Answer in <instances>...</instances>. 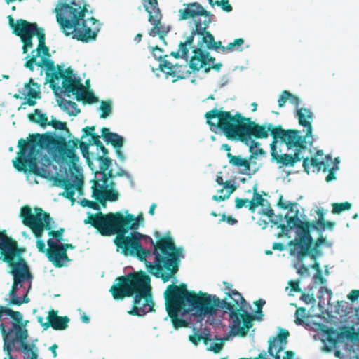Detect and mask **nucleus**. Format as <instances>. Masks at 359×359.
<instances>
[{
  "instance_id": "nucleus-1",
  "label": "nucleus",
  "mask_w": 359,
  "mask_h": 359,
  "mask_svg": "<svg viewBox=\"0 0 359 359\" xmlns=\"http://www.w3.org/2000/svg\"><path fill=\"white\" fill-rule=\"evenodd\" d=\"M79 142L76 138L66 142L62 136L49 132L35 134L29 142L20 139L13 167L26 174L29 184H38L36 176L41 177L62 188V195L72 200L83 184L82 169L77 165Z\"/></svg>"
},
{
  "instance_id": "nucleus-2",
  "label": "nucleus",
  "mask_w": 359,
  "mask_h": 359,
  "mask_svg": "<svg viewBox=\"0 0 359 359\" xmlns=\"http://www.w3.org/2000/svg\"><path fill=\"white\" fill-rule=\"evenodd\" d=\"M9 25L13 32L20 36L23 43L22 53L27 54L25 67L34 71V65L39 68V75L46 72V80L56 95H62L77 101L83 100L88 103L98 102L93 93L84 92V86L80 77L68 68L65 70L55 68L54 62L50 59L49 49L45 44L44 29L38 27L36 23H30L20 19L15 22L8 16Z\"/></svg>"
},
{
  "instance_id": "nucleus-3",
  "label": "nucleus",
  "mask_w": 359,
  "mask_h": 359,
  "mask_svg": "<svg viewBox=\"0 0 359 359\" xmlns=\"http://www.w3.org/2000/svg\"><path fill=\"white\" fill-rule=\"evenodd\" d=\"M153 239L137 231L128 235H117L114 243L117 251L126 256L137 257L145 264L148 273L161 278L163 283H177L175 274L179 270L181 259L184 258L183 249L176 247L172 239L161 238L158 232Z\"/></svg>"
},
{
  "instance_id": "nucleus-4",
  "label": "nucleus",
  "mask_w": 359,
  "mask_h": 359,
  "mask_svg": "<svg viewBox=\"0 0 359 359\" xmlns=\"http://www.w3.org/2000/svg\"><path fill=\"white\" fill-rule=\"evenodd\" d=\"M95 130L94 126L83 128L81 139L88 137V143L79 141V145L83 158L92 170L93 161H96L98 163L99 170L94 173V178L90 180L91 197L104 206L107 201L115 202L119 198L120 194L116 189L114 179L124 176L133 183V178L122 168H119L116 173L113 172V161L108 157V150L103 146Z\"/></svg>"
},
{
  "instance_id": "nucleus-5",
  "label": "nucleus",
  "mask_w": 359,
  "mask_h": 359,
  "mask_svg": "<svg viewBox=\"0 0 359 359\" xmlns=\"http://www.w3.org/2000/svg\"><path fill=\"white\" fill-rule=\"evenodd\" d=\"M175 284L168 285L164 291L165 305L168 312L164 320H167L170 317L174 327L177 329L186 325L185 320L178 318V316L188 314L194 317L198 323L205 320L206 323L213 327L215 323L210 319V316L214 314V306H216L215 301H218L217 299L203 292L191 293Z\"/></svg>"
},
{
  "instance_id": "nucleus-6",
  "label": "nucleus",
  "mask_w": 359,
  "mask_h": 359,
  "mask_svg": "<svg viewBox=\"0 0 359 359\" xmlns=\"http://www.w3.org/2000/svg\"><path fill=\"white\" fill-rule=\"evenodd\" d=\"M336 223L325 221V218L318 219L313 222L308 221L307 216L297 231L295 238L289 242L290 254L294 257L293 267L302 277L310 275L304 260L310 257L312 260L318 259L323 255L322 246L330 248L332 242L323 237L326 230L332 231Z\"/></svg>"
},
{
  "instance_id": "nucleus-7",
  "label": "nucleus",
  "mask_w": 359,
  "mask_h": 359,
  "mask_svg": "<svg viewBox=\"0 0 359 359\" xmlns=\"http://www.w3.org/2000/svg\"><path fill=\"white\" fill-rule=\"evenodd\" d=\"M83 0H58L54 13L61 32L73 39L90 43L97 39L100 21L90 13Z\"/></svg>"
},
{
  "instance_id": "nucleus-8",
  "label": "nucleus",
  "mask_w": 359,
  "mask_h": 359,
  "mask_svg": "<svg viewBox=\"0 0 359 359\" xmlns=\"http://www.w3.org/2000/svg\"><path fill=\"white\" fill-rule=\"evenodd\" d=\"M205 117L212 132L222 130L228 138H248V136L253 135L257 138L266 139L270 133L274 140L273 132L278 129V125L268 123L259 125L238 112L233 116L230 112L223 111L222 108H214L207 112Z\"/></svg>"
},
{
  "instance_id": "nucleus-9",
  "label": "nucleus",
  "mask_w": 359,
  "mask_h": 359,
  "mask_svg": "<svg viewBox=\"0 0 359 359\" xmlns=\"http://www.w3.org/2000/svg\"><path fill=\"white\" fill-rule=\"evenodd\" d=\"M298 130H285L280 125L273 132L274 140L270 144L271 161L276 162L279 168L292 167L310 153L313 144L312 134L304 135Z\"/></svg>"
},
{
  "instance_id": "nucleus-10",
  "label": "nucleus",
  "mask_w": 359,
  "mask_h": 359,
  "mask_svg": "<svg viewBox=\"0 0 359 359\" xmlns=\"http://www.w3.org/2000/svg\"><path fill=\"white\" fill-rule=\"evenodd\" d=\"M116 281L109 290L114 299L135 295L129 314L142 316L153 311L154 302L151 293L150 278L145 272L130 273L118 278Z\"/></svg>"
},
{
  "instance_id": "nucleus-11",
  "label": "nucleus",
  "mask_w": 359,
  "mask_h": 359,
  "mask_svg": "<svg viewBox=\"0 0 359 359\" xmlns=\"http://www.w3.org/2000/svg\"><path fill=\"white\" fill-rule=\"evenodd\" d=\"M208 295L213 296L218 300L216 301V306H214L215 309L214 314L210 316V319L215 323L213 324V327L218 330H224L226 326L222 323V314L224 313L229 315L232 320L231 323H233V320L236 318L240 327L245 330L248 331L252 326L253 317L250 311L251 306L237 290H233L229 294L230 302H228L226 298L221 299L215 294H208Z\"/></svg>"
},
{
  "instance_id": "nucleus-12",
  "label": "nucleus",
  "mask_w": 359,
  "mask_h": 359,
  "mask_svg": "<svg viewBox=\"0 0 359 359\" xmlns=\"http://www.w3.org/2000/svg\"><path fill=\"white\" fill-rule=\"evenodd\" d=\"M140 221H143L141 215L135 217L126 210L125 214L117 212L104 215L100 212L96 215H90L84 222L91 224L102 236H109L116 233L128 235L129 230L136 231L140 227Z\"/></svg>"
},
{
  "instance_id": "nucleus-13",
  "label": "nucleus",
  "mask_w": 359,
  "mask_h": 359,
  "mask_svg": "<svg viewBox=\"0 0 359 359\" xmlns=\"http://www.w3.org/2000/svg\"><path fill=\"white\" fill-rule=\"evenodd\" d=\"M320 339L323 344V350L330 352L335 350L336 357L346 359H359L355 351L358 349V341L349 331L338 333L333 329H325L320 325Z\"/></svg>"
},
{
  "instance_id": "nucleus-14",
  "label": "nucleus",
  "mask_w": 359,
  "mask_h": 359,
  "mask_svg": "<svg viewBox=\"0 0 359 359\" xmlns=\"http://www.w3.org/2000/svg\"><path fill=\"white\" fill-rule=\"evenodd\" d=\"M20 217L22 219V223L29 227L37 238L36 248L40 252L44 253L50 261V256L49 252L55 253V251L49 248H46L44 241L41 239L44 229L51 230L55 229V222L49 215L43 211L40 208H35L34 212L29 206L22 207L20 209Z\"/></svg>"
},
{
  "instance_id": "nucleus-15",
  "label": "nucleus",
  "mask_w": 359,
  "mask_h": 359,
  "mask_svg": "<svg viewBox=\"0 0 359 359\" xmlns=\"http://www.w3.org/2000/svg\"><path fill=\"white\" fill-rule=\"evenodd\" d=\"M210 25L198 26L191 29L190 34L185 37L184 41L179 43L177 50L172 51L170 55L175 58L187 60L191 48L218 51L217 41H215L214 36L208 30Z\"/></svg>"
},
{
  "instance_id": "nucleus-16",
  "label": "nucleus",
  "mask_w": 359,
  "mask_h": 359,
  "mask_svg": "<svg viewBox=\"0 0 359 359\" xmlns=\"http://www.w3.org/2000/svg\"><path fill=\"white\" fill-rule=\"evenodd\" d=\"M13 265L11 271L13 276V285L9 292L8 304L10 305H21L28 303L29 299L27 293L30 288L32 276L26 262L21 260Z\"/></svg>"
},
{
  "instance_id": "nucleus-17",
  "label": "nucleus",
  "mask_w": 359,
  "mask_h": 359,
  "mask_svg": "<svg viewBox=\"0 0 359 359\" xmlns=\"http://www.w3.org/2000/svg\"><path fill=\"white\" fill-rule=\"evenodd\" d=\"M278 205L284 210H287L284 217L281 215H278L274 219H271L273 225L280 229L281 234H278V237L281 235L290 237L288 234L291 230L297 233L301 224H304V219H306L304 210L302 208L301 212L298 203L284 200L282 196L279 198Z\"/></svg>"
},
{
  "instance_id": "nucleus-18",
  "label": "nucleus",
  "mask_w": 359,
  "mask_h": 359,
  "mask_svg": "<svg viewBox=\"0 0 359 359\" xmlns=\"http://www.w3.org/2000/svg\"><path fill=\"white\" fill-rule=\"evenodd\" d=\"M303 160V167L305 172L308 174L311 170L313 172H318L323 170L324 172H328L327 175L325 177V181L330 183L337 180V172L339 170L340 158L339 157L332 159V156L329 154L324 156L323 151L319 150L317 151L316 156L311 159L309 156L304 154Z\"/></svg>"
},
{
  "instance_id": "nucleus-19",
  "label": "nucleus",
  "mask_w": 359,
  "mask_h": 359,
  "mask_svg": "<svg viewBox=\"0 0 359 359\" xmlns=\"http://www.w3.org/2000/svg\"><path fill=\"white\" fill-rule=\"evenodd\" d=\"M303 160V167L305 172L308 174L311 170L313 172H318L323 170L324 172H328L327 175L325 177V181L330 183L337 180V172L339 170L340 158L339 157L332 159V156L329 154L324 156L323 151L319 150L317 151L316 156L311 159L309 156L304 154Z\"/></svg>"
},
{
  "instance_id": "nucleus-20",
  "label": "nucleus",
  "mask_w": 359,
  "mask_h": 359,
  "mask_svg": "<svg viewBox=\"0 0 359 359\" xmlns=\"http://www.w3.org/2000/svg\"><path fill=\"white\" fill-rule=\"evenodd\" d=\"M229 330L226 332L223 336L218 337L215 335L212 337L210 331L207 327L201 328L198 332L200 338H203L205 345L208 351H211L215 353H218L221 351L224 341H229L233 337L241 335L245 336L248 332L241 327H240L237 318L233 320V323H231L229 325Z\"/></svg>"
},
{
  "instance_id": "nucleus-21",
  "label": "nucleus",
  "mask_w": 359,
  "mask_h": 359,
  "mask_svg": "<svg viewBox=\"0 0 359 359\" xmlns=\"http://www.w3.org/2000/svg\"><path fill=\"white\" fill-rule=\"evenodd\" d=\"M183 6L184 8L178 11L179 20H189L188 27L190 30L212 22L214 15L206 11L201 4L193 2L184 4Z\"/></svg>"
},
{
  "instance_id": "nucleus-22",
  "label": "nucleus",
  "mask_w": 359,
  "mask_h": 359,
  "mask_svg": "<svg viewBox=\"0 0 359 359\" xmlns=\"http://www.w3.org/2000/svg\"><path fill=\"white\" fill-rule=\"evenodd\" d=\"M144 8L148 13L149 22L153 25L148 32L149 34L152 37L158 36L161 39L163 40L164 36L170 32V27L161 22L162 15L158 7L157 1L148 0L144 4Z\"/></svg>"
},
{
  "instance_id": "nucleus-23",
  "label": "nucleus",
  "mask_w": 359,
  "mask_h": 359,
  "mask_svg": "<svg viewBox=\"0 0 359 359\" xmlns=\"http://www.w3.org/2000/svg\"><path fill=\"white\" fill-rule=\"evenodd\" d=\"M151 53L154 57L160 62L158 65L159 69L166 75V77L171 76L173 78L172 83L176 82L177 80L185 79L190 74V72L183 69L186 67H182L177 64L172 65L165 60V57L167 55L163 56V50L157 46L151 48Z\"/></svg>"
},
{
  "instance_id": "nucleus-24",
  "label": "nucleus",
  "mask_w": 359,
  "mask_h": 359,
  "mask_svg": "<svg viewBox=\"0 0 359 359\" xmlns=\"http://www.w3.org/2000/svg\"><path fill=\"white\" fill-rule=\"evenodd\" d=\"M289 332L287 330L279 327L276 337H271L269 339L268 353L274 359H294V353L292 351L284 352V356L280 353L286 348L287 339Z\"/></svg>"
},
{
  "instance_id": "nucleus-25",
  "label": "nucleus",
  "mask_w": 359,
  "mask_h": 359,
  "mask_svg": "<svg viewBox=\"0 0 359 359\" xmlns=\"http://www.w3.org/2000/svg\"><path fill=\"white\" fill-rule=\"evenodd\" d=\"M191 54L189 53L188 59H185L188 62L189 68L193 72H197L200 69H203L204 72L208 73L211 69V65L215 59L212 57L208 50L205 49L191 48Z\"/></svg>"
},
{
  "instance_id": "nucleus-26",
  "label": "nucleus",
  "mask_w": 359,
  "mask_h": 359,
  "mask_svg": "<svg viewBox=\"0 0 359 359\" xmlns=\"http://www.w3.org/2000/svg\"><path fill=\"white\" fill-rule=\"evenodd\" d=\"M313 264L306 266L308 269L311 268L316 271L312 277L313 284L315 286L321 285L318 290V298L319 299L318 306L323 307L325 304H329L332 299V292L326 286L327 280L323 275L320 264L318 259L313 260Z\"/></svg>"
},
{
  "instance_id": "nucleus-27",
  "label": "nucleus",
  "mask_w": 359,
  "mask_h": 359,
  "mask_svg": "<svg viewBox=\"0 0 359 359\" xmlns=\"http://www.w3.org/2000/svg\"><path fill=\"white\" fill-rule=\"evenodd\" d=\"M47 245L48 248L55 251V253L49 252L50 262L57 268L65 266L67 263L70 262V259L67 255V250L68 249H74L75 247L72 244L68 243H57L54 242L53 238H49L47 241Z\"/></svg>"
},
{
  "instance_id": "nucleus-28",
  "label": "nucleus",
  "mask_w": 359,
  "mask_h": 359,
  "mask_svg": "<svg viewBox=\"0 0 359 359\" xmlns=\"http://www.w3.org/2000/svg\"><path fill=\"white\" fill-rule=\"evenodd\" d=\"M0 251L2 252L0 260L10 266L20 259V255L17 252L11 238L3 233H0Z\"/></svg>"
},
{
  "instance_id": "nucleus-29",
  "label": "nucleus",
  "mask_w": 359,
  "mask_h": 359,
  "mask_svg": "<svg viewBox=\"0 0 359 359\" xmlns=\"http://www.w3.org/2000/svg\"><path fill=\"white\" fill-rule=\"evenodd\" d=\"M101 135L107 144L111 143L112 144L117 158L121 162H124L126 158L122 148L125 142V138L116 133L110 132L107 128L101 129Z\"/></svg>"
},
{
  "instance_id": "nucleus-30",
  "label": "nucleus",
  "mask_w": 359,
  "mask_h": 359,
  "mask_svg": "<svg viewBox=\"0 0 359 359\" xmlns=\"http://www.w3.org/2000/svg\"><path fill=\"white\" fill-rule=\"evenodd\" d=\"M227 158L229 159V162L232 165L239 168V172L241 174L248 175L249 178H250L252 175L256 173L259 169V166L250 165L248 163L247 159L242 158L241 156H234L229 152L227 154Z\"/></svg>"
},
{
  "instance_id": "nucleus-31",
  "label": "nucleus",
  "mask_w": 359,
  "mask_h": 359,
  "mask_svg": "<svg viewBox=\"0 0 359 359\" xmlns=\"http://www.w3.org/2000/svg\"><path fill=\"white\" fill-rule=\"evenodd\" d=\"M294 113L299 125L305 128L304 131L308 132L309 134H312L313 112L309 109L302 107Z\"/></svg>"
},
{
  "instance_id": "nucleus-32",
  "label": "nucleus",
  "mask_w": 359,
  "mask_h": 359,
  "mask_svg": "<svg viewBox=\"0 0 359 359\" xmlns=\"http://www.w3.org/2000/svg\"><path fill=\"white\" fill-rule=\"evenodd\" d=\"M4 316H11L14 320H15L18 323H20L22 320V316L20 312L14 311L7 307L0 306V322H1V319ZM12 329L13 324L11 325V328L6 330L4 324L0 323V331L1 332L4 340L6 334L8 332H10Z\"/></svg>"
},
{
  "instance_id": "nucleus-33",
  "label": "nucleus",
  "mask_w": 359,
  "mask_h": 359,
  "mask_svg": "<svg viewBox=\"0 0 359 359\" xmlns=\"http://www.w3.org/2000/svg\"><path fill=\"white\" fill-rule=\"evenodd\" d=\"M235 140H240L243 142L245 143L249 147V151L250 152L251 159L252 158H259L261 156H264L266 152L260 148V143L255 141L252 137L248 136V138H234Z\"/></svg>"
},
{
  "instance_id": "nucleus-34",
  "label": "nucleus",
  "mask_w": 359,
  "mask_h": 359,
  "mask_svg": "<svg viewBox=\"0 0 359 359\" xmlns=\"http://www.w3.org/2000/svg\"><path fill=\"white\" fill-rule=\"evenodd\" d=\"M48 318L50 322V327L51 326L54 330H65L69 322V319L67 316H58L57 311L53 309L49 311Z\"/></svg>"
},
{
  "instance_id": "nucleus-35",
  "label": "nucleus",
  "mask_w": 359,
  "mask_h": 359,
  "mask_svg": "<svg viewBox=\"0 0 359 359\" xmlns=\"http://www.w3.org/2000/svg\"><path fill=\"white\" fill-rule=\"evenodd\" d=\"M56 101L60 108L69 116H75L80 112L77 104L74 102L67 100L62 97H57Z\"/></svg>"
},
{
  "instance_id": "nucleus-36",
  "label": "nucleus",
  "mask_w": 359,
  "mask_h": 359,
  "mask_svg": "<svg viewBox=\"0 0 359 359\" xmlns=\"http://www.w3.org/2000/svg\"><path fill=\"white\" fill-rule=\"evenodd\" d=\"M244 44V40L242 38L236 39L233 42L229 43L226 46L222 45L221 41H217L218 51L229 52L232 53L234 51L241 52L243 50V45Z\"/></svg>"
},
{
  "instance_id": "nucleus-37",
  "label": "nucleus",
  "mask_w": 359,
  "mask_h": 359,
  "mask_svg": "<svg viewBox=\"0 0 359 359\" xmlns=\"http://www.w3.org/2000/svg\"><path fill=\"white\" fill-rule=\"evenodd\" d=\"M25 97H32V98L39 97V87L34 82L33 79H29V83H25L22 91H20Z\"/></svg>"
},
{
  "instance_id": "nucleus-38",
  "label": "nucleus",
  "mask_w": 359,
  "mask_h": 359,
  "mask_svg": "<svg viewBox=\"0 0 359 359\" xmlns=\"http://www.w3.org/2000/svg\"><path fill=\"white\" fill-rule=\"evenodd\" d=\"M28 118L31 121L39 124L43 128H45L48 124L47 114L46 113H42V111L39 109H34V115L31 114H28Z\"/></svg>"
},
{
  "instance_id": "nucleus-39",
  "label": "nucleus",
  "mask_w": 359,
  "mask_h": 359,
  "mask_svg": "<svg viewBox=\"0 0 359 359\" xmlns=\"http://www.w3.org/2000/svg\"><path fill=\"white\" fill-rule=\"evenodd\" d=\"M113 102L111 100L101 101L97 110L100 112V118H107L110 116L112 111Z\"/></svg>"
},
{
  "instance_id": "nucleus-40",
  "label": "nucleus",
  "mask_w": 359,
  "mask_h": 359,
  "mask_svg": "<svg viewBox=\"0 0 359 359\" xmlns=\"http://www.w3.org/2000/svg\"><path fill=\"white\" fill-rule=\"evenodd\" d=\"M210 5L212 6L216 5L221 8V9L226 12L230 13L233 11V7L229 3V0H217L214 1L213 0H208Z\"/></svg>"
},
{
  "instance_id": "nucleus-41",
  "label": "nucleus",
  "mask_w": 359,
  "mask_h": 359,
  "mask_svg": "<svg viewBox=\"0 0 359 359\" xmlns=\"http://www.w3.org/2000/svg\"><path fill=\"white\" fill-rule=\"evenodd\" d=\"M250 210L252 212H254L255 211V208L258 206H262L264 207L265 205V203H266V201L262 198V196H260L259 194L257 195L253 194V197L252 200H250Z\"/></svg>"
},
{
  "instance_id": "nucleus-42",
  "label": "nucleus",
  "mask_w": 359,
  "mask_h": 359,
  "mask_svg": "<svg viewBox=\"0 0 359 359\" xmlns=\"http://www.w3.org/2000/svg\"><path fill=\"white\" fill-rule=\"evenodd\" d=\"M332 213L334 214H340L343 211L351 210L352 205L349 202H344V203H334L332 204Z\"/></svg>"
},
{
  "instance_id": "nucleus-43",
  "label": "nucleus",
  "mask_w": 359,
  "mask_h": 359,
  "mask_svg": "<svg viewBox=\"0 0 359 359\" xmlns=\"http://www.w3.org/2000/svg\"><path fill=\"white\" fill-rule=\"evenodd\" d=\"M232 194V190H226L223 189L217 191V194L212 196V199L215 201H223L230 197Z\"/></svg>"
},
{
  "instance_id": "nucleus-44",
  "label": "nucleus",
  "mask_w": 359,
  "mask_h": 359,
  "mask_svg": "<svg viewBox=\"0 0 359 359\" xmlns=\"http://www.w3.org/2000/svg\"><path fill=\"white\" fill-rule=\"evenodd\" d=\"M290 97V92L288 90H283L278 98V105L279 108H283L285 106L286 102L289 100Z\"/></svg>"
},
{
  "instance_id": "nucleus-45",
  "label": "nucleus",
  "mask_w": 359,
  "mask_h": 359,
  "mask_svg": "<svg viewBox=\"0 0 359 359\" xmlns=\"http://www.w3.org/2000/svg\"><path fill=\"white\" fill-rule=\"evenodd\" d=\"M48 235L50 236H52L55 240L54 242H57V243H62V241H64L63 240V233L64 229H60L57 231H55L54 229H52L51 230H48Z\"/></svg>"
},
{
  "instance_id": "nucleus-46",
  "label": "nucleus",
  "mask_w": 359,
  "mask_h": 359,
  "mask_svg": "<svg viewBox=\"0 0 359 359\" xmlns=\"http://www.w3.org/2000/svg\"><path fill=\"white\" fill-rule=\"evenodd\" d=\"M306 316V309L301 307L298 308L295 312V323L298 325H302L304 323L302 318Z\"/></svg>"
},
{
  "instance_id": "nucleus-47",
  "label": "nucleus",
  "mask_w": 359,
  "mask_h": 359,
  "mask_svg": "<svg viewBox=\"0 0 359 359\" xmlns=\"http://www.w3.org/2000/svg\"><path fill=\"white\" fill-rule=\"evenodd\" d=\"M288 102L293 106H294V112L300 109L303 104L302 99L297 95L290 93V97Z\"/></svg>"
},
{
  "instance_id": "nucleus-48",
  "label": "nucleus",
  "mask_w": 359,
  "mask_h": 359,
  "mask_svg": "<svg viewBox=\"0 0 359 359\" xmlns=\"http://www.w3.org/2000/svg\"><path fill=\"white\" fill-rule=\"evenodd\" d=\"M79 204L82 206V207H88V208H91L94 210H96L97 211H100V205L96 203L94 201H90V200H88V199H86V198H83V199H81L80 201H79Z\"/></svg>"
},
{
  "instance_id": "nucleus-49",
  "label": "nucleus",
  "mask_w": 359,
  "mask_h": 359,
  "mask_svg": "<svg viewBox=\"0 0 359 359\" xmlns=\"http://www.w3.org/2000/svg\"><path fill=\"white\" fill-rule=\"evenodd\" d=\"M48 126H51L55 129H66L65 123L57 121L54 116H51L50 121H48Z\"/></svg>"
},
{
  "instance_id": "nucleus-50",
  "label": "nucleus",
  "mask_w": 359,
  "mask_h": 359,
  "mask_svg": "<svg viewBox=\"0 0 359 359\" xmlns=\"http://www.w3.org/2000/svg\"><path fill=\"white\" fill-rule=\"evenodd\" d=\"M235 207L237 209H240L243 207H248L250 209V201L248 199H241L239 198H236Z\"/></svg>"
},
{
  "instance_id": "nucleus-51",
  "label": "nucleus",
  "mask_w": 359,
  "mask_h": 359,
  "mask_svg": "<svg viewBox=\"0 0 359 359\" xmlns=\"http://www.w3.org/2000/svg\"><path fill=\"white\" fill-rule=\"evenodd\" d=\"M300 299L306 304H313L316 302L313 294H302Z\"/></svg>"
},
{
  "instance_id": "nucleus-52",
  "label": "nucleus",
  "mask_w": 359,
  "mask_h": 359,
  "mask_svg": "<svg viewBox=\"0 0 359 359\" xmlns=\"http://www.w3.org/2000/svg\"><path fill=\"white\" fill-rule=\"evenodd\" d=\"M200 324V327H198L197 326V324H196L194 327V330L196 331V330H198L197 331V333H196L197 334V337L196 336H190L189 337V340L193 343L195 345H197L198 341L201 340V339H203V338H200L199 337V334H198V332H199V330L201 328H203L202 327V323H199Z\"/></svg>"
},
{
  "instance_id": "nucleus-53",
  "label": "nucleus",
  "mask_w": 359,
  "mask_h": 359,
  "mask_svg": "<svg viewBox=\"0 0 359 359\" xmlns=\"http://www.w3.org/2000/svg\"><path fill=\"white\" fill-rule=\"evenodd\" d=\"M220 221L226 222L229 225H234V224H236L238 222V221L235 218H233L231 216H226L225 214H223L222 215Z\"/></svg>"
},
{
  "instance_id": "nucleus-54",
  "label": "nucleus",
  "mask_w": 359,
  "mask_h": 359,
  "mask_svg": "<svg viewBox=\"0 0 359 359\" xmlns=\"http://www.w3.org/2000/svg\"><path fill=\"white\" fill-rule=\"evenodd\" d=\"M223 188L226 190H232V193L236 189L235 182L231 180H227L223 184Z\"/></svg>"
},
{
  "instance_id": "nucleus-55",
  "label": "nucleus",
  "mask_w": 359,
  "mask_h": 359,
  "mask_svg": "<svg viewBox=\"0 0 359 359\" xmlns=\"http://www.w3.org/2000/svg\"><path fill=\"white\" fill-rule=\"evenodd\" d=\"M301 280H297V281H289L288 285L292 287V290L297 292H302L301 288L299 287V283Z\"/></svg>"
},
{
  "instance_id": "nucleus-56",
  "label": "nucleus",
  "mask_w": 359,
  "mask_h": 359,
  "mask_svg": "<svg viewBox=\"0 0 359 359\" xmlns=\"http://www.w3.org/2000/svg\"><path fill=\"white\" fill-rule=\"evenodd\" d=\"M347 297L352 302L356 301L359 299V290H352Z\"/></svg>"
},
{
  "instance_id": "nucleus-57",
  "label": "nucleus",
  "mask_w": 359,
  "mask_h": 359,
  "mask_svg": "<svg viewBox=\"0 0 359 359\" xmlns=\"http://www.w3.org/2000/svg\"><path fill=\"white\" fill-rule=\"evenodd\" d=\"M38 321L41 324V325L44 328V330L48 329L50 327V320L48 318V321L43 322V318L42 317H38Z\"/></svg>"
},
{
  "instance_id": "nucleus-58",
  "label": "nucleus",
  "mask_w": 359,
  "mask_h": 359,
  "mask_svg": "<svg viewBox=\"0 0 359 359\" xmlns=\"http://www.w3.org/2000/svg\"><path fill=\"white\" fill-rule=\"evenodd\" d=\"M224 285H225L224 292L228 297H229V294H231L234 290L232 289V285L229 283L224 282Z\"/></svg>"
},
{
  "instance_id": "nucleus-59",
  "label": "nucleus",
  "mask_w": 359,
  "mask_h": 359,
  "mask_svg": "<svg viewBox=\"0 0 359 359\" xmlns=\"http://www.w3.org/2000/svg\"><path fill=\"white\" fill-rule=\"evenodd\" d=\"M262 213L268 216L269 217H271L273 215H274L273 210L270 208H262Z\"/></svg>"
},
{
  "instance_id": "nucleus-60",
  "label": "nucleus",
  "mask_w": 359,
  "mask_h": 359,
  "mask_svg": "<svg viewBox=\"0 0 359 359\" xmlns=\"http://www.w3.org/2000/svg\"><path fill=\"white\" fill-rule=\"evenodd\" d=\"M229 81V77L226 75H224L219 81V85L221 87L225 86Z\"/></svg>"
},
{
  "instance_id": "nucleus-61",
  "label": "nucleus",
  "mask_w": 359,
  "mask_h": 359,
  "mask_svg": "<svg viewBox=\"0 0 359 359\" xmlns=\"http://www.w3.org/2000/svg\"><path fill=\"white\" fill-rule=\"evenodd\" d=\"M273 249L275 250L283 251L285 249L284 245L281 243H274L273 244Z\"/></svg>"
},
{
  "instance_id": "nucleus-62",
  "label": "nucleus",
  "mask_w": 359,
  "mask_h": 359,
  "mask_svg": "<svg viewBox=\"0 0 359 359\" xmlns=\"http://www.w3.org/2000/svg\"><path fill=\"white\" fill-rule=\"evenodd\" d=\"M36 102L35 100H34L32 97H28L26 99V100L22 104V106L24 104H27L29 106H34L36 104Z\"/></svg>"
},
{
  "instance_id": "nucleus-63",
  "label": "nucleus",
  "mask_w": 359,
  "mask_h": 359,
  "mask_svg": "<svg viewBox=\"0 0 359 359\" xmlns=\"http://www.w3.org/2000/svg\"><path fill=\"white\" fill-rule=\"evenodd\" d=\"M263 316L262 310L257 309V311L255 312V318L257 320H261Z\"/></svg>"
},
{
  "instance_id": "nucleus-64",
  "label": "nucleus",
  "mask_w": 359,
  "mask_h": 359,
  "mask_svg": "<svg viewBox=\"0 0 359 359\" xmlns=\"http://www.w3.org/2000/svg\"><path fill=\"white\" fill-rule=\"evenodd\" d=\"M265 303H266V302L264 299H260L258 301H257L255 302V304H256V306L257 307V309L261 310V309L265 304Z\"/></svg>"
}]
</instances>
